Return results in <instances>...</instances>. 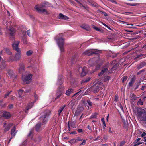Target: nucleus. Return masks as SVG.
Returning a JSON list of instances; mask_svg holds the SVG:
<instances>
[{"instance_id":"6ab92c4d","label":"nucleus","mask_w":146,"mask_h":146,"mask_svg":"<svg viewBox=\"0 0 146 146\" xmlns=\"http://www.w3.org/2000/svg\"><path fill=\"white\" fill-rule=\"evenodd\" d=\"M59 18L60 19L67 20L69 19V17L61 13H60L59 14Z\"/></svg>"},{"instance_id":"69168bd1","label":"nucleus","mask_w":146,"mask_h":146,"mask_svg":"<svg viewBox=\"0 0 146 146\" xmlns=\"http://www.w3.org/2000/svg\"><path fill=\"white\" fill-rule=\"evenodd\" d=\"M102 14L105 16H107V14L104 12H102Z\"/></svg>"},{"instance_id":"423d86ee","label":"nucleus","mask_w":146,"mask_h":146,"mask_svg":"<svg viewBox=\"0 0 146 146\" xmlns=\"http://www.w3.org/2000/svg\"><path fill=\"white\" fill-rule=\"evenodd\" d=\"M57 38H58L56 39V41L60 51L61 52H64V49L63 47L64 40L62 38H60L59 36H57Z\"/></svg>"},{"instance_id":"c03bdc74","label":"nucleus","mask_w":146,"mask_h":146,"mask_svg":"<svg viewBox=\"0 0 146 146\" xmlns=\"http://www.w3.org/2000/svg\"><path fill=\"white\" fill-rule=\"evenodd\" d=\"M127 78V76H125L123 78L122 82L123 83L126 80Z\"/></svg>"},{"instance_id":"a211bd4d","label":"nucleus","mask_w":146,"mask_h":146,"mask_svg":"<svg viewBox=\"0 0 146 146\" xmlns=\"http://www.w3.org/2000/svg\"><path fill=\"white\" fill-rule=\"evenodd\" d=\"M108 72V69L107 68L104 67L102 69L101 72L98 74L99 76H102L104 74L107 73Z\"/></svg>"},{"instance_id":"58836bf2","label":"nucleus","mask_w":146,"mask_h":146,"mask_svg":"<svg viewBox=\"0 0 146 146\" xmlns=\"http://www.w3.org/2000/svg\"><path fill=\"white\" fill-rule=\"evenodd\" d=\"M76 141H77V140H76V139H72L71 140H70L69 141V142L71 144H72L76 142Z\"/></svg>"},{"instance_id":"4be33fe9","label":"nucleus","mask_w":146,"mask_h":146,"mask_svg":"<svg viewBox=\"0 0 146 146\" xmlns=\"http://www.w3.org/2000/svg\"><path fill=\"white\" fill-rule=\"evenodd\" d=\"M18 70L20 73L21 72L24 70V66L22 64H19V67L18 68Z\"/></svg>"},{"instance_id":"a878e982","label":"nucleus","mask_w":146,"mask_h":146,"mask_svg":"<svg viewBox=\"0 0 146 146\" xmlns=\"http://www.w3.org/2000/svg\"><path fill=\"white\" fill-rule=\"evenodd\" d=\"M35 102V101H34L32 102L29 103L26 108L27 109V110L31 108L33 106V103H34Z\"/></svg>"},{"instance_id":"e433bc0d","label":"nucleus","mask_w":146,"mask_h":146,"mask_svg":"<svg viewBox=\"0 0 146 146\" xmlns=\"http://www.w3.org/2000/svg\"><path fill=\"white\" fill-rule=\"evenodd\" d=\"M116 69V65H115L113 66V67L111 69V70L110 71V73L113 72V71L115 70Z\"/></svg>"},{"instance_id":"f3484780","label":"nucleus","mask_w":146,"mask_h":146,"mask_svg":"<svg viewBox=\"0 0 146 146\" xmlns=\"http://www.w3.org/2000/svg\"><path fill=\"white\" fill-rule=\"evenodd\" d=\"M84 110L83 107L81 106H79L77 109L76 112L75 113V115H78Z\"/></svg>"},{"instance_id":"de8ad7c7","label":"nucleus","mask_w":146,"mask_h":146,"mask_svg":"<svg viewBox=\"0 0 146 146\" xmlns=\"http://www.w3.org/2000/svg\"><path fill=\"white\" fill-rule=\"evenodd\" d=\"M143 56V54H140L137 55L136 57L135 58V59H137L138 58H139L140 57H142Z\"/></svg>"},{"instance_id":"f8f14e48","label":"nucleus","mask_w":146,"mask_h":146,"mask_svg":"<svg viewBox=\"0 0 146 146\" xmlns=\"http://www.w3.org/2000/svg\"><path fill=\"white\" fill-rule=\"evenodd\" d=\"M13 124L12 123L5 122L3 125L4 132H6L8 131L10 127Z\"/></svg>"},{"instance_id":"c756f323","label":"nucleus","mask_w":146,"mask_h":146,"mask_svg":"<svg viewBox=\"0 0 146 146\" xmlns=\"http://www.w3.org/2000/svg\"><path fill=\"white\" fill-rule=\"evenodd\" d=\"M41 7H48L50 6L49 3L48 2H46L44 3H43L42 4L40 5Z\"/></svg>"},{"instance_id":"cd10ccee","label":"nucleus","mask_w":146,"mask_h":146,"mask_svg":"<svg viewBox=\"0 0 146 146\" xmlns=\"http://www.w3.org/2000/svg\"><path fill=\"white\" fill-rule=\"evenodd\" d=\"M90 77H88L84 79L81 82V84H84L85 83L87 82L88 81H89L90 79Z\"/></svg>"},{"instance_id":"72a5a7b5","label":"nucleus","mask_w":146,"mask_h":146,"mask_svg":"<svg viewBox=\"0 0 146 146\" xmlns=\"http://www.w3.org/2000/svg\"><path fill=\"white\" fill-rule=\"evenodd\" d=\"M110 77L109 76H105L103 79L104 82H105L108 81L110 80Z\"/></svg>"},{"instance_id":"39448f33","label":"nucleus","mask_w":146,"mask_h":146,"mask_svg":"<svg viewBox=\"0 0 146 146\" xmlns=\"http://www.w3.org/2000/svg\"><path fill=\"white\" fill-rule=\"evenodd\" d=\"M5 52H6L8 55H11L12 54L10 50L7 48H5L4 50L1 51L0 52V67L2 69L5 68L6 66L5 61H3L1 57V54H3Z\"/></svg>"},{"instance_id":"774afa93","label":"nucleus","mask_w":146,"mask_h":146,"mask_svg":"<svg viewBox=\"0 0 146 146\" xmlns=\"http://www.w3.org/2000/svg\"><path fill=\"white\" fill-rule=\"evenodd\" d=\"M145 135H146V133H145V132H143V133L141 135V136L142 137H144V136Z\"/></svg>"},{"instance_id":"13d9d810","label":"nucleus","mask_w":146,"mask_h":146,"mask_svg":"<svg viewBox=\"0 0 146 146\" xmlns=\"http://www.w3.org/2000/svg\"><path fill=\"white\" fill-rule=\"evenodd\" d=\"M77 140V141H81L82 140V139L80 137H78L77 139H76Z\"/></svg>"},{"instance_id":"f03ea898","label":"nucleus","mask_w":146,"mask_h":146,"mask_svg":"<svg viewBox=\"0 0 146 146\" xmlns=\"http://www.w3.org/2000/svg\"><path fill=\"white\" fill-rule=\"evenodd\" d=\"M93 84L94 85L92 87L87 90L88 92L90 91L93 92L95 93H96L98 91L100 88L106 84L105 83H103L101 80H96Z\"/></svg>"},{"instance_id":"052dcab7","label":"nucleus","mask_w":146,"mask_h":146,"mask_svg":"<svg viewBox=\"0 0 146 146\" xmlns=\"http://www.w3.org/2000/svg\"><path fill=\"white\" fill-rule=\"evenodd\" d=\"M142 143H141V142H139L136 144H135L134 145V146H136L137 145H139V144H142Z\"/></svg>"},{"instance_id":"473e14b6","label":"nucleus","mask_w":146,"mask_h":146,"mask_svg":"<svg viewBox=\"0 0 146 146\" xmlns=\"http://www.w3.org/2000/svg\"><path fill=\"white\" fill-rule=\"evenodd\" d=\"M8 60L10 62H12L14 61H15V58L13 56H10L8 58Z\"/></svg>"},{"instance_id":"4468645a","label":"nucleus","mask_w":146,"mask_h":146,"mask_svg":"<svg viewBox=\"0 0 146 146\" xmlns=\"http://www.w3.org/2000/svg\"><path fill=\"white\" fill-rule=\"evenodd\" d=\"M19 41H17L15 42L12 44V46L13 49L15 50L16 51H20V49L18 48V46L19 44Z\"/></svg>"},{"instance_id":"e2e57ef3","label":"nucleus","mask_w":146,"mask_h":146,"mask_svg":"<svg viewBox=\"0 0 146 146\" xmlns=\"http://www.w3.org/2000/svg\"><path fill=\"white\" fill-rule=\"evenodd\" d=\"M9 108L10 109L12 108L13 107V105L10 104L9 106Z\"/></svg>"},{"instance_id":"c85d7f7f","label":"nucleus","mask_w":146,"mask_h":146,"mask_svg":"<svg viewBox=\"0 0 146 146\" xmlns=\"http://www.w3.org/2000/svg\"><path fill=\"white\" fill-rule=\"evenodd\" d=\"M65 106V105L61 107L60 109H59L58 111V114L59 115H60V114L62 112V111L63 110Z\"/></svg>"},{"instance_id":"ddd939ff","label":"nucleus","mask_w":146,"mask_h":146,"mask_svg":"<svg viewBox=\"0 0 146 146\" xmlns=\"http://www.w3.org/2000/svg\"><path fill=\"white\" fill-rule=\"evenodd\" d=\"M87 67L84 66L82 68L81 67H79L78 69V71L80 72V70L81 71L80 76H84L86 74V72L87 70Z\"/></svg>"},{"instance_id":"dca6fc26","label":"nucleus","mask_w":146,"mask_h":146,"mask_svg":"<svg viewBox=\"0 0 146 146\" xmlns=\"http://www.w3.org/2000/svg\"><path fill=\"white\" fill-rule=\"evenodd\" d=\"M17 52L15 55V61H17L20 60L21 58V50L20 51H17Z\"/></svg>"},{"instance_id":"338daca9","label":"nucleus","mask_w":146,"mask_h":146,"mask_svg":"<svg viewBox=\"0 0 146 146\" xmlns=\"http://www.w3.org/2000/svg\"><path fill=\"white\" fill-rule=\"evenodd\" d=\"M76 1H77V2L80 3V4L81 5L80 3V1L81 0H75Z\"/></svg>"},{"instance_id":"603ef678","label":"nucleus","mask_w":146,"mask_h":146,"mask_svg":"<svg viewBox=\"0 0 146 146\" xmlns=\"http://www.w3.org/2000/svg\"><path fill=\"white\" fill-rule=\"evenodd\" d=\"M86 141L84 139L83 140L82 142L80 145H85L86 143Z\"/></svg>"},{"instance_id":"2f4dec72","label":"nucleus","mask_w":146,"mask_h":146,"mask_svg":"<svg viewBox=\"0 0 146 146\" xmlns=\"http://www.w3.org/2000/svg\"><path fill=\"white\" fill-rule=\"evenodd\" d=\"M23 90L21 89H19V90L18 91V95H19V98H21V96L23 94Z\"/></svg>"},{"instance_id":"49530a36","label":"nucleus","mask_w":146,"mask_h":146,"mask_svg":"<svg viewBox=\"0 0 146 146\" xmlns=\"http://www.w3.org/2000/svg\"><path fill=\"white\" fill-rule=\"evenodd\" d=\"M96 115L97 114L96 113H94L92 115L91 117L92 118H95L96 117Z\"/></svg>"},{"instance_id":"79ce46f5","label":"nucleus","mask_w":146,"mask_h":146,"mask_svg":"<svg viewBox=\"0 0 146 146\" xmlns=\"http://www.w3.org/2000/svg\"><path fill=\"white\" fill-rule=\"evenodd\" d=\"M137 104L140 105H142L143 104V102L141 101V99H140L137 102Z\"/></svg>"},{"instance_id":"0e129e2a","label":"nucleus","mask_w":146,"mask_h":146,"mask_svg":"<svg viewBox=\"0 0 146 146\" xmlns=\"http://www.w3.org/2000/svg\"><path fill=\"white\" fill-rule=\"evenodd\" d=\"M146 86H143L141 88V90H143L144 89V88H146Z\"/></svg>"},{"instance_id":"b1692460","label":"nucleus","mask_w":146,"mask_h":146,"mask_svg":"<svg viewBox=\"0 0 146 146\" xmlns=\"http://www.w3.org/2000/svg\"><path fill=\"white\" fill-rule=\"evenodd\" d=\"M16 132L15 131V127H14L11 130V135L12 136H14L16 134Z\"/></svg>"},{"instance_id":"680f3d73","label":"nucleus","mask_w":146,"mask_h":146,"mask_svg":"<svg viewBox=\"0 0 146 146\" xmlns=\"http://www.w3.org/2000/svg\"><path fill=\"white\" fill-rule=\"evenodd\" d=\"M81 27L82 28H83L84 29H86V26L84 25H83L81 26Z\"/></svg>"},{"instance_id":"9b49d317","label":"nucleus","mask_w":146,"mask_h":146,"mask_svg":"<svg viewBox=\"0 0 146 146\" xmlns=\"http://www.w3.org/2000/svg\"><path fill=\"white\" fill-rule=\"evenodd\" d=\"M99 51L96 50H88L83 53V54L88 56L92 55L93 54H98Z\"/></svg>"},{"instance_id":"bf43d9fd","label":"nucleus","mask_w":146,"mask_h":146,"mask_svg":"<svg viewBox=\"0 0 146 146\" xmlns=\"http://www.w3.org/2000/svg\"><path fill=\"white\" fill-rule=\"evenodd\" d=\"M27 34L29 36H30V32L29 30H27Z\"/></svg>"},{"instance_id":"4c0bfd02","label":"nucleus","mask_w":146,"mask_h":146,"mask_svg":"<svg viewBox=\"0 0 146 146\" xmlns=\"http://www.w3.org/2000/svg\"><path fill=\"white\" fill-rule=\"evenodd\" d=\"M33 53V52L32 51L30 50L26 52V55L28 56H30Z\"/></svg>"},{"instance_id":"412c9836","label":"nucleus","mask_w":146,"mask_h":146,"mask_svg":"<svg viewBox=\"0 0 146 146\" xmlns=\"http://www.w3.org/2000/svg\"><path fill=\"white\" fill-rule=\"evenodd\" d=\"M62 75L59 76L57 82L58 84L61 85L62 83L63 80H62Z\"/></svg>"},{"instance_id":"2eb2a0df","label":"nucleus","mask_w":146,"mask_h":146,"mask_svg":"<svg viewBox=\"0 0 146 146\" xmlns=\"http://www.w3.org/2000/svg\"><path fill=\"white\" fill-rule=\"evenodd\" d=\"M8 76L12 78L13 79H14V78L16 77V75L12 70H9L8 72Z\"/></svg>"},{"instance_id":"bb28decb","label":"nucleus","mask_w":146,"mask_h":146,"mask_svg":"<svg viewBox=\"0 0 146 146\" xmlns=\"http://www.w3.org/2000/svg\"><path fill=\"white\" fill-rule=\"evenodd\" d=\"M75 101L74 100H72L70 102L68 105L71 108H72L75 105Z\"/></svg>"},{"instance_id":"3c124183","label":"nucleus","mask_w":146,"mask_h":146,"mask_svg":"<svg viewBox=\"0 0 146 146\" xmlns=\"http://www.w3.org/2000/svg\"><path fill=\"white\" fill-rule=\"evenodd\" d=\"M34 97H35V101H36V100H38V96L37 95L35 94L34 95Z\"/></svg>"},{"instance_id":"9d476101","label":"nucleus","mask_w":146,"mask_h":146,"mask_svg":"<svg viewBox=\"0 0 146 146\" xmlns=\"http://www.w3.org/2000/svg\"><path fill=\"white\" fill-rule=\"evenodd\" d=\"M11 116L10 113L5 111H0V117H4L6 119L9 118Z\"/></svg>"},{"instance_id":"a19ab883","label":"nucleus","mask_w":146,"mask_h":146,"mask_svg":"<svg viewBox=\"0 0 146 146\" xmlns=\"http://www.w3.org/2000/svg\"><path fill=\"white\" fill-rule=\"evenodd\" d=\"M93 28L95 30L98 31H101L102 29H100L98 28L97 27L94 26L93 27Z\"/></svg>"},{"instance_id":"864d4df0","label":"nucleus","mask_w":146,"mask_h":146,"mask_svg":"<svg viewBox=\"0 0 146 146\" xmlns=\"http://www.w3.org/2000/svg\"><path fill=\"white\" fill-rule=\"evenodd\" d=\"M102 122L103 123V125L105 124V122L104 121V118H102L101 119Z\"/></svg>"},{"instance_id":"6e6d98bb","label":"nucleus","mask_w":146,"mask_h":146,"mask_svg":"<svg viewBox=\"0 0 146 146\" xmlns=\"http://www.w3.org/2000/svg\"><path fill=\"white\" fill-rule=\"evenodd\" d=\"M87 103H88V105L90 106H91L92 105V102L90 101H89V100H88L87 101Z\"/></svg>"},{"instance_id":"a18cd8bd","label":"nucleus","mask_w":146,"mask_h":146,"mask_svg":"<svg viewBox=\"0 0 146 146\" xmlns=\"http://www.w3.org/2000/svg\"><path fill=\"white\" fill-rule=\"evenodd\" d=\"M101 24H102L103 25H104L106 27H107L109 29H111L107 25H106L104 23L102 22H101Z\"/></svg>"},{"instance_id":"c9c22d12","label":"nucleus","mask_w":146,"mask_h":146,"mask_svg":"<svg viewBox=\"0 0 146 146\" xmlns=\"http://www.w3.org/2000/svg\"><path fill=\"white\" fill-rule=\"evenodd\" d=\"M127 4L128 5L131 6H139L140 5V4H139V3H127Z\"/></svg>"},{"instance_id":"4d7b16f0","label":"nucleus","mask_w":146,"mask_h":146,"mask_svg":"<svg viewBox=\"0 0 146 146\" xmlns=\"http://www.w3.org/2000/svg\"><path fill=\"white\" fill-rule=\"evenodd\" d=\"M108 129H109V132L110 133H113V131H111V128L110 127H109L108 128Z\"/></svg>"},{"instance_id":"20e7f679","label":"nucleus","mask_w":146,"mask_h":146,"mask_svg":"<svg viewBox=\"0 0 146 146\" xmlns=\"http://www.w3.org/2000/svg\"><path fill=\"white\" fill-rule=\"evenodd\" d=\"M102 62V59H100V57H98L90 59L88 62L89 65L90 66H93L94 64L96 65V70H98L99 66Z\"/></svg>"},{"instance_id":"6e6552de","label":"nucleus","mask_w":146,"mask_h":146,"mask_svg":"<svg viewBox=\"0 0 146 146\" xmlns=\"http://www.w3.org/2000/svg\"><path fill=\"white\" fill-rule=\"evenodd\" d=\"M137 115L139 119L141 121L146 123V114L143 113L141 111H139Z\"/></svg>"},{"instance_id":"8fccbe9b","label":"nucleus","mask_w":146,"mask_h":146,"mask_svg":"<svg viewBox=\"0 0 146 146\" xmlns=\"http://www.w3.org/2000/svg\"><path fill=\"white\" fill-rule=\"evenodd\" d=\"M77 131L79 133H81L83 132V130L82 129H78L77 130Z\"/></svg>"},{"instance_id":"aec40b11","label":"nucleus","mask_w":146,"mask_h":146,"mask_svg":"<svg viewBox=\"0 0 146 146\" xmlns=\"http://www.w3.org/2000/svg\"><path fill=\"white\" fill-rule=\"evenodd\" d=\"M64 87L63 86H60L58 88L57 91L58 92H59L61 93L62 94L64 92Z\"/></svg>"},{"instance_id":"0eeeda50","label":"nucleus","mask_w":146,"mask_h":146,"mask_svg":"<svg viewBox=\"0 0 146 146\" xmlns=\"http://www.w3.org/2000/svg\"><path fill=\"white\" fill-rule=\"evenodd\" d=\"M32 75L29 74L25 75H23L22 79L24 84H28L32 80Z\"/></svg>"},{"instance_id":"f704fd0d","label":"nucleus","mask_w":146,"mask_h":146,"mask_svg":"<svg viewBox=\"0 0 146 146\" xmlns=\"http://www.w3.org/2000/svg\"><path fill=\"white\" fill-rule=\"evenodd\" d=\"M62 94V93H61L60 92H58L57 91V92L56 94V98L55 100H56L57 98L60 97Z\"/></svg>"},{"instance_id":"37998d69","label":"nucleus","mask_w":146,"mask_h":146,"mask_svg":"<svg viewBox=\"0 0 146 146\" xmlns=\"http://www.w3.org/2000/svg\"><path fill=\"white\" fill-rule=\"evenodd\" d=\"M139 83H136L135 84V90L137 89L139 87Z\"/></svg>"},{"instance_id":"1a4fd4ad","label":"nucleus","mask_w":146,"mask_h":146,"mask_svg":"<svg viewBox=\"0 0 146 146\" xmlns=\"http://www.w3.org/2000/svg\"><path fill=\"white\" fill-rule=\"evenodd\" d=\"M42 7L39 5H37L35 7V9L39 13H41L45 14H48L50 12L46 10L41 9Z\"/></svg>"},{"instance_id":"393cba45","label":"nucleus","mask_w":146,"mask_h":146,"mask_svg":"<svg viewBox=\"0 0 146 146\" xmlns=\"http://www.w3.org/2000/svg\"><path fill=\"white\" fill-rule=\"evenodd\" d=\"M135 80V77L134 76L132 78L130 82H129V86H132Z\"/></svg>"},{"instance_id":"f257e3e1","label":"nucleus","mask_w":146,"mask_h":146,"mask_svg":"<svg viewBox=\"0 0 146 146\" xmlns=\"http://www.w3.org/2000/svg\"><path fill=\"white\" fill-rule=\"evenodd\" d=\"M50 113L49 110H46L42 113V116L40 117L41 122L38 123L36 125V129L37 131L42 130L44 127L43 126L48 121V117Z\"/></svg>"},{"instance_id":"09e8293b","label":"nucleus","mask_w":146,"mask_h":146,"mask_svg":"<svg viewBox=\"0 0 146 146\" xmlns=\"http://www.w3.org/2000/svg\"><path fill=\"white\" fill-rule=\"evenodd\" d=\"M108 1H110L111 2L115 3L116 4H117V3L116 1L115 0H108Z\"/></svg>"},{"instance_id":"5fc2aeb1","label":"nucleus","mask_w":146,"mask_h":146,"mask_svg":"<svg viewBox=\"0 0 146 146\" xmlns=\"http://www.w3.org/2000/svg\"><path fill=\"white\" fill-rule=\"evenodd\" d=\"M115 101H117L118 100V96L117 95H115Z\"/></svg>"},{"instance_id":"7ed1b4c3","label":"nucleus","mask_w":146,"mask_h":146,"mask_svg":"<svg viewBox=\"0 0 146 146\" xmlns=\"http://www.w3.org/2000/svg\"><path fill=\"white\" fill-rule=\"evenodd\" d=\"M3 21L4 22H5L6 24L7 32L9 34L11 37L13 38L14 35L15 30L11 26L12 25L10 23V21L8 19H5Z\"/></svg>"},{"instance_id":"7c9ffc66","label":"nucleus","mask_w":146,"mask_h":146,"mask_svg":"<svg viewBox=\"0 0 146 146\" xmlns=\"http://www.w3.org/2000/svg\"><path fill=\"white\" fill-rule=\"evenodd\" d=\"M146 65V63L145 62H143L140 64L139 65V66H138L137 68L139 69H140L141 68H142L144 66Z\"/></svg>"},{"instance_id":"5701e85b","label":"nucleus","mask_w":146,"mask_h":146,"mask_svg":"<svg viewBox=\"0 0 146 146\" xmlns=\"http://www.w3.org/2000/svg\"><path fill=\"white\" fill-rule=\"evenodd\" d=\"M74 90L73 89H69L67 90L66 94L67 96H69L70 94L74 92Z\"/></svg>"},{"instance_id":"ea45409f","label":"nucleus","mask_w":146,"mask_h":146,"mask_svg":"<svg viewBox=\"0 0 146 146\" xmlns=\"http://www.w3.org/2000/svg\"><path fill=\"white\" fill-rule=\"evenodd\" d=\"M12 92V91H10L9 92H7L6 94L4 95V98H6L10 94V93Z\"/></svg>"}]
</instances>
